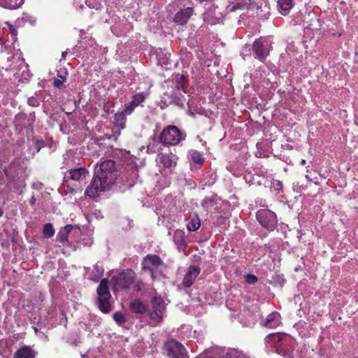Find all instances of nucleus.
<instances>
[{
	"mask_svg": "<svg viewBox=\"0 0 358 358\" xmlns=\"http://www.w3.org/2000/svg\"><path fill=\"white\" fill-rule=\"evenodd\" d=\"M141 269L150 273L151 279L155 281L164 277V274L159 268L164 266V262L159 256L148 254L141 260Z\"/></svg>",
	"mask_w": 358,
	"mask_h": 358,
	"instance_id": "nucleus-2",
	"label": "nucleus"
},
{
	"mask_svg": "<svg viewBox=\"0 0 358 358\" xmlns=\"http://www.w3.org/2000/svg\"><path fill=\"white\" fill-rule=\"evenodd\" d=\"M244 5L243 4H241V3H237L236 5H234L231 8V11H234L237 9H239L241 8V7H243Z\"/></svg>",
	"mask_w": 358,
	"mask_h": 358,
	"instance_id": "nucleus-36",
	"label": "nucleus"
},
{
	"mask_svg": "<svg viewBox=\"0 0 358 358\" xmlns=\"http://www.w3.org/2000/svg\"><path fill=\"white\" fill-rule=\"evenodd\" d=\"M115 170V161L112 159H107L99 164V168L95 169L94 173L98 175L102 174V176L106 180V181H108V182H110L113 185L116 180Z\"/></svg>",
	"mask_w": 358,
	"mask_h": 358,
	"instance_id": "nucleus-9",
	"label": "nucleus"
},
{
	"mask_svg": "<svg viewBox=\"0 0 358 358\" xmlns=\"http://www.w3.org/2000/svg\"><path fill=\"white\" fill-rule=\"evenodd\" d=\"M164 348L169 358H188L185 347L175 339L168 341L164 344Z\"/></svg>",
	"mask_w": 358,
	"mask_h": 358,
	"instance_id": "nucleus-11",
	"label": "nucleus"
},
{
	"mask_svg": "<svg viewBox=\"0 0 358 358\" xmlns=\"http://www.w3.org/2000/svg\"><path fill=\"white\" fill-rule=\"evenodd\" d=\"M145 99V94L140 92L132 96V100L124 105V109L121 112H118L115 115L116 121L119 120H125V117L132 113L134 110Z\"/></svg>",
	"mask_w": 358,
	"mask_h": 358,
	"instance_id": "nucleus-10",
	"label": "nucleus"
},
{
	"mask_svg": "<svg viewBox=\"0 0 358 358\" xmlns=\"http://www.w3.org/2000/svg\"><path fill=\"white\" fill-rule=\"evenodd\" d=\"M130 310L136 314H144L147 311L146 305L140 299H134L129 306Z\"/></svg>",
	"mask_w": 358,
	"mask_h": 358,
	"instance_id": "nucleus-19",
	"label": "nucleus"
},
{
	"mask_svg": "<svg viewBox=\"0 0 358 358\" xmlns=\"http://www.w3.org/2000/svg\"><path fill=\"white\" fill-rule=\"evenodd\" d=\"M102 176L94 173L92 181L85 192L86 196L94 198L111 187L113 184L108 182Z\"/></svg>",
	"mask_w": 358,
	"mask_h": 358,
	"instance_id": "nucleus-5",
	"label": "nucleus"
},
{
	"mask_svg": "<svg viewBox=\"0 0 358 358\" xmlns=\"http://www.w3.org/2000/svg\"><path fill=\"white\" fill-rule=\"evenodd\" d=\"M306 178L309 181H313V179L308 175L306 176Z\"/></svg>",
	"mask_w": 358,
	"mask_h": 358,
	"instance_id": "nucleus-43",
	"label": "nucleus"
},
{
	"mask_svg": "<svg viewBox=\"0 0 358 358\" xmlns=\"http://www.w3.org/2000/svg\"><path fill=\"white\" fill-rule=\"evenodd\" d=\"M252 50L255 54V58L261 62H264L268 55V50L264 44L261 38L256 39L252 44Z\"/></svg>",
	"mask_w": 358,
	"mask_h": 358,
	"instance_id": "nucleus-13",
	"label": "nucleus"
},
{
	"mask_svg": "<svg viewBox=\"0 0 358 358\" xmlns=\"http://www.w3.org/2000/svg\"><path fill=\"white\" fill-rule=\"evenodd\" d=\"M13 163L10 164L9 166L11 167L13 166Z\"/></svg>",
	"mask_w": 358,
	"mask_h": 358,
	"instance_id": "nucleus-48",
	"label": "nucleus"
},
{
	"mask_svg": "<svg viewBox=\"0 0 358 358\" xmlns=\"http://www.w3.org/2000/svg\"><path fill=\"white\" fill-rule=\"evenodd\" d=\"M292 1L293 0H278V3L281 10L287 11L292 8Z\"/></svg>",
	"mask_w": 358,
	"mask_h": 358,
	"instance_id": "nucleus-27",
	"label": "nucleus"
},
{
	"mask_svg": "<svg viewBox=\"0 0 358 358\" xmlns=\"http://www.w3.org/2000/svg\"><path fill=\"white\" fill-rule=\"evenodd\" d=\"M306 172L308 173L309 172V169H308V166L306 167Z\"/></svg>",
	"mask_w": 358,
	"mask_h": 358,
	"instance_id": "nucleus-47",
	"label": "nucleus"
},
{
	"mask_svg": "<svg viewBox=\"0 0 358 358\" xmlns=\"http://www.w3.org/2000/svg\"><path fill=\"white\" fill-rule=\"evenodd\" d=\"M87 173L88 171L84 167L75 168L67 171L63 181V186L66 188V193L73 194L78 191L81 192L82 187L80 185H71L69 180L80 182L85 179Z\"/></svg>",
	"mask_w": 358,
	"mask_h": 358,
	"instance_id": "nucleus-3",
	"label": "nucleus"
},
{
	"mask_svg": "<svg viewBox=\"0 0 358 358\" xmlns=\"http://www.w3.org/2000/svg\"><path fill=\"white\" fill-rule=\"evenodd\" d=\"M73 227L71 224H67L63 228L60 229L57 235V241L64 245L69 242L68 237L70 232L72 231Z\"/></svg>",
	"mask_w": 358,
	"mask_h": 358,
	"instance_id": "nucleus-18",
	"label": "nucleus"
},
{
	"mask_svg": "<svg viewBox=\"0 0 358 358\" xmlns=\"http://www.w3.org/2000/svg\"><path fill=\"white\" fill-rule=\"evenodd\" d=\"M24 0H0V6L8 9H17L24 3Z\"/></svg>",
	"mask_w": 358,
	"mask_h": 358,
	"instance_id": "nucleus-20",
	"label": "nucleus"
},
{
	"mask_svg": "<svg viewBox=\"0 0 358 358\" xmlns=\"http://www.w3.org/2000/svg\"><path fill=\"white\" fill-rule=\"evenodd\" d=\"M193 13L194 9L192 7L183 8L174 15L173 21L178 24L185 25L193 15Z\"/></svg>",
	"mask_w": 358,
	"mask_h": 358,
	"instance_id": "nucleus-15",
	"label": "nucleus"
},
{
	"mask_svg": "<svg viewBox=\"0 0 358 358\" xmlns=\"http://www.w3.org/2000/svg\"><path fill=\"white\" fill-rule=\"evenodd\" d=\"M3 215V209L0 207V217H2Z\"/></svg>",
	"mask_w": 358,
	"mask_h": 358,
	"instance_id": "nucleus-44",
	"label": "nucleus"
},
{
	"mask_svg": "<svg viewBox=\"0 0 358 358\" xmlns=\"http://www.w3.org/2000/svg\"><path fill=\"white\" fill-rule=\"evenodd\" d=\"M148 150H150V149L151 150V149H152L151 145H148Z\"/></svg>",
	"mask_w": 358,
	"mask_h": 358,
	"instance_id": "nucleus-46",
	"label": "nucleus"
},
{
	"mask_svg": "<svg viewBox=\"0 0 358 358\" xmlns=\"http://www.w3.org/2000/svg\"><path fill=\"white\" fill-rule=\"evenodd\" d=\"M283 336L280 334H271L266 337V341L268 343H273L274 344H277L282 341Z\"/></svg>",
	"mask_w": 358,
	"mask_h": 358,
	"instance_id": "nucleus-28",
	"label": "nucleus"
},
{
	"mask_svg": "<svg viewBox=\"0 0 358 358\" xmlns=\"http://www.w3.org/2000/svg\"><path fill=\"white\" fill-rule=\"evenodd\" d=\"M187 83V78L185 75H181L176 81V87L178 91L186 92L185 86Z\"/></svg>",
	"mask_w": 358,
	"mask_h": 358,
	"instance_id": "nucleus-24",
	"label": "nucleus"
},
{
	"mask_svg": "<svg viewBox=\"0 0 358 358\" xmlns=\"http://www.w3.org/2000/svg\"><path fill=\"white\" fill-rule=\"evenodd\" d=\"M174 243L179 250H183L187 246L186 236L183 230L176 229L173 237Z\"/></svg>",
	"mask_w": 358,
	"mask_h": 358,
	"instance_id": "nucleus-16",
	"label": "nucleus"
},
{
	"mask_svg": "<svg viewBox=\"0 0 358 358\" xmlns=\"http://www.w3.org/2000/svg\"><path fill=\"white\" fill-rule=\"evenodd\" d=\"M203 20L209 24H216L219 19L217 17H214L213 16V13L211 11H208L203 14Z\"/></svg>",
	"mask_w": 358,
	"mask_h": 358,
	"instance_id": "nucleus-26",
	"label": "nucleus"
},
{
	"mask_svg": "<svg viewBox=\"0 0 358 358\" xmlns=\"http://www.w3.org/2000/svg\"><path fill=\"white\" fill-rule=\"evenodd\" d=\"M59 76L60 77V80L62 81H63V83H64L66 81V77L65 76Z\"/></svg>",
	"mask_w": 358,
	"mask_h": 358,
	"instance_id": "nucleus-42",
	"label": "nucleus"
},
{
	"mask_svg": "<svg viewBox=\"0 0 358 358\" xmlns=\"http://www.w3.org/2000/svg\"><path fill=\"white\" fill-rule=\"evenodd\" d=\"M279 313L277 312H272L269 315H267L264 320L262 321V324L263 326L267 328H273L275 327V324L273 322L275 320L279 317Z\"/></svg>",
	"mask_w": 358,
	"mask_h": 358,
	"instance_id": "nucleus-22",
	"label": "nucleus"
},
{
	"mask_svg": "<svg viewBox=\"0 0 358 358\" xmlns=\"http://www.w3.org/2000/svg\"><path fill=\"white\" fill-rule=\"evenodd\" d=\"M256 217L259 224L271 231L277 224L276 215L268 209H260L256 213Z\"/></svg>",
	"mask_w": 358,
	"mask_h": 358,
	"instance_id": "nucleus-8",
	"label": "nucleus"
},
{
	"mask_svg": "<svg viewBox=\"0 0 358 358\" xmlns=\"http://www.w3.org/2000/svg\"><path fill=\"white\" fill-rule=\"evenodd\" d=\"M36 203V199L35 197L33 196L31 197V199H29V203L31 206H34Z\"/></svg>",
	"mask_w": 358,
	"mask_h": 358,
	"instance_id": "nucleus-38",
	"label": "nucleus"
},
{
	"mask_svg": "<svg viewBox=\"0 0 358 358\" xmlns=\"http://www.w3.org/2000/svg\"><path fill=\"white\" fill-rule=\"evenodd\" d=\"M201 227V222L198 217L191 219L187 224V230L189 231H196Z\"/></svg>",
	"mask_w": 358,
	"mask_h": 358,
	"instance_id": "nucleus-23",
	"label": "nucleus"
},
{
	"mask_svg": "<svg viewBox=\"0 0 358 358\" xmlns=\"http://www.w3.org/2000/svg\"><path fill=\"white\" fill-rule=\"evenodd\" d=\"M96 292L99 310L103 313H110L111 311V294L109 291L108 280L106 278L101 280Z\"/></svg>",
	"mask_w": 358,
	"mask_h": 358,
	"instance_id": "nucleus-4",
	"label": "nucleus"
},
{
	"mask_svg": "<svg viewBox=\"0 0 358 358\" xmlns=\"http://www.w3.org/2000/svg\"><path fill=\"white\" fill-rule=\"evenodd\" d=\"M306 164V161L305 159H301L300 162V164L304 166Z\"/></svg>",
	"mask_w": 358,
	"mask_h": 358,
	"instance_id": "nucleus-41",
	"label": "nucleus"
},
{
	"mask_svg": "<svg viewBox=\"0 0 358 358\" xmlns=\"http://www.w3.org/2000/svg\"><path fill=\"white\" fill-rule=\"evenodd\" d=\"M64 83L60 79H55L54 80V86L57 88H61L63 85Z\"/></svg>",
	"mask_w": 358,
	"mask_h": 358,
	"instance_id": "nucleus-35",
	"label": "nucleus"
},
{
	"mask_svg": "<svg viewBox=\"0 0 358 358\" xmlns=\"http://www.w3.org/2000/svg\"><path fill=\"white\" fill-rule=\"evenodd\" d=\"M145 287V283L142 280H138L134 285L136 292H141Z\"/></svg>",
	"mask_w": 358,
	"mask_h": 358,
	"instance_id": "nucleus-32",
	"label": "nucleus"
},
{
	"mask_svg": "<svg viewBox=\"0 0 358 358\" xmlns=\"http://www.w3.org/2000/svg\"><path fill=\"white\" fill-rule=\"evenodd\" d=\"M55 234V229L51 223H47L43 226V235L45 238H50Z\"/></svg>",
	"mask_w": 358,
	"mask_h": 358,
	"instance_id": "nucleus-25",
	"label": "nucleus"
},
{
	"mask_svg": "<svg viewBox=\"0 0 358 358\" xmlns=\"http://www.w3.org/2000/svg\"><path fill=\"white\" fill-rule=\"evenodd\" d=\"M135 277L136 273L131 268L123 271L117 276H113L111 278V282L113 284L114 290L118 291L129 289L133 283Z\"/></svg>",
	"mask_w": 358,
	"mask_h": 358,
	"instance_id": "nucleus-6",
	"label": "nucleus"
},
{
	"mask_svg": "<svg viewBox=\"0 0 358 358\" xmlns=\"http://www.w3.org/2000/svg\"><path fill=\"white\" fill-rule=\"evenodd\" d=\"M113 319L119 325H122L126 322L125 315L120 311H117L113 314Z\"/></svg>",
	"mask_w": 358,
	"mask_h": 358,
	"instance_id": "nucleus-29",
	"label": "nucleus"
},
{
	"mask_svg": "<svg viewBox=\"0 0 358 358\" xmlns=\"http://www.w3.org/2000/svg\"><path fill=\"white\" fill-rule=\"evenodd\" d=\"M186 138V134L182 132L175 125H168L159 135V142L164 146L177 145Z\"/></svg>",
	"mask_w": 358,
	"mask_h": 358,
	"instance_id": "nucleus-1",
	"label": "nucleus"
},
{
	"mask_svg": "<svg viewBox=\"0 0 358 358\" xmlns=\"http://www.w3.org/2000/svg\"><path fill=\"white\" fill-rule=\"evenodd\" d=\"M191 159L192 162L196 164H202L203 163V158L202 157L201 155L198 151H194L191 154Z\"/></svg>",
	"mask_w": 358,
	"mask_h": 358,
	"instance_id": "nucleus-30",
	"label": "nucleus"
},
{
	"mask_svg": "<svg viewBox=\"0 0 358 358\" xmlns=\"http://www.w3.org/2000/svg\"><path fill=\"white\" fill-rule=\"evenodd\" d=\"M224 358H233L232 355L231 353H227Z\"/></svg>",
	"mask_w": 358,
	"mask_h": 358,
	"instance_id": "nucleus-39",
	"label": "nucleus"
},
{
	"mask_svg": "<svg viewBox=\"0 0 358 358\" xmlns=\"http://www.w3.org/2000/svg\"><path fill=\"white\" fill-rule=\"evenodd\" d=\"M45 146V143L43 140H36L35 143L34 148L36 150L37 152H39L40 150L42 148H44Z\"/></svg>",
	"mask_w": 358,
	"mask_h": 358,
	"instance_id": "nucleus-33",
	"label": "nucleus"
},
{
	"mask_svg": "<svg viewBox=\"0 0 358 358\" xmlns=\"http://www.w3.org/2000/svg\"><path fill=\"white\" fill-rule=\"evenodd\" d=\"M34 122V116L27 117L24 113H18L15 118V126L16 129L22 130L24 128L32 127Z\"/></svg>",
	"mask_w": 358,
	"mask_h": 358,
	"instance_id": "nucleus-14",
	"label": "nucleus"
},
{
	"mask_svg": "<svg viewBox=\"0 0 358 358\" xmlns=\"http://www.w3.org/2000/svg\"><path fill=\"white\" fill-rule=\"evenodd\" d=\"M275 188L277 190H280L282 189V183L280 181H277L275 184Z\"/></svg>",
	"mask_w": 358,
	"mask_h": 358,
	"instance_id": "nucleus-37",
	"label": "nucleus"
},
{
	"mask_svg": "<svg viewBox=\"0 0 358 358\" xmlns=\"http://www.w3.org/2000/svg\"><path fill=\"white\" fill-rule=\"evenodd\" d=\"M201 272V268L196 265H191L182 279V284L184 287H190L194 282L195 279Z\"/></svg>",
	"mask_w": 358,
	"mask_h": 358,
	"instance_id": "nucleus-12",
	"label": "nucleus"
},
{
	"mask_svg": "<svg viewBox=\"0 0 358 358\" xmlns=\"http://www.w3.org/2000/svg\"><path fill=\"white\" fill-rule=\"evenodd\" d=\"M6 24L8 27L10 33L12 36H16L17 34V31L16 29L14 27V26L10 24L9 22H6Z\"/></svg>",
	"mask_w": 358,
	"mask_h": 358,
	"instance_id": "nucleus-34",
	"label": "nucleus"
},
{
	"mask_svg": "<svg viewBox=\"0 0 358 358\" xmlns=\"http://www.w3.org/2000/svg\"><path fill=\"white\" fill-rule=\"evenodd\" d=\"M66 55H67V52L66 51L62 52V58L65 59L66 57Z\"/></svg>",
	"mask_w": 358,
	"mask_h": 358,
	"instance_id": "nucleus-40",
	"label": "nucleus"
},
{
	"mask_svg": "<svg viewBox=\"0 0 358 358\" xmlns=\"http://www.w3.org/2000/svg\"><path fill=\"white\" fill-rule=\"evenodd\" d=\"M5 174H6L7 176H9L8 171L5 170Z\"/></svg>",
	"mask_w": 358,
	"mask_h": 358,
	"instance_id": "nucleus-45",
	"label": "nucleus"
},
{
	"mask_svg": "<svg viewBox=\"0 0 358 358\" xmlns=\"http://www.w3.org/2000/svg\"><path fill=\"white\" fill-rule=\"evenodd\" d=\"M152 310L150 313V318L159 324L164 319V313L166 310V304L160 296H155L151 299Z\"/></svg>",
	"mask_w": 358,
	"mask_h": 358,
	"instance_id": "nucleus-7",
	"label": "nucleus"
},
{
	"mask_svg": "<svg viewBox=\"0 0 358 358\" xmlns=\"http://www.w3.org/2000/svg\"><path fill=\"white\" fill-rule=\"evenodd\" d=\"M257 277L253 274H247L245 276V281L250 285L255 284V282H257Z\"/></svg>",
	"mask_w": 358,
	"mask_h": 358,
	"instance_id": "nucleus-31",
	"label": "nucleus"
},
{
	"mask_svg": "<svg viewBox=\"0 0 358 358\" xmlns=\"http://www.w3.org/2000/svg\"><path fill=\"white\" fill-rule=\"evenodd\" d=\"M159 163L164 168H172L176 166V162L172 159V157L170 155L167 154H161L159 155Z\"/></svg>",
	"mask_w": 358,
	"mask_h": 358,
	"instance_id": "nucleus-21",
	"label": "nucleus"
},
{
	"mask_svg": "<svg viewBox=\"0 0 358 358\" xmlns=\"http://www.w3.org/2000/svg\"><path fill=\"white\" fill-rule=\"evenodd\" d=\"M36 352L29 346L24 345L18 349L13 355V358H35Z\"/></svg>",
	"mask_w": 358,
	"mask_h": 358,
	"instance_id": "nucleus-17",
	"label": "nucleus"
}]
</instances>
